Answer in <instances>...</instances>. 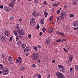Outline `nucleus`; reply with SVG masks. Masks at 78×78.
<instances>
[{"mask_svg": "<svg viewBox=\"0 0 78 78\" xmlns=\"http://www.w3.org/2000/svg\"><path fill=\"white\" fill-rule=\"evenodd\" d=\"M10 41H12V37H11L9 39Z\"/></svg>", "mask_w": 78, "mask_h": 78, "instance_id": "nucleus-44", "label": "nucleus"}, {"mask_svg": "<svg viewBox=\"0 0 78 78\" xmlns=\"http://www.w3.org/2000/svg\"><path fill=\"white\" fill-rule=\"evenodd\" d=\"M3 66L2 64H0V70H3Z\"/></svg>", "mask_w": 78, "mask_h": 78, "instance_id": "nucleus-24", "label": "nucleus"}, {"mask_svg": "<svg viewBox=\"0 0 78 78\" xmlns=\"http://www.w3.org/2000/svg\"><path fill=\"white\" fill-rule=\"evenodd\" d=\"M61 19L60 17L57 18V22H58V21H59V19Z\"/></svg>", "mask_w": 78, "mask_h": 78, "instance_id": "nucleus-51", "label": "nucleus"}, {"mask_svg": "<svg viewBox=\"0 0 78 78\" xmlns=\"http://www.w3.org/2000/svg\"><path fill=\"white\" fill-rule=\"evenodd\" d=\"M53 19V16H51L50 17V18L49 19V21H51V20H52V19Z\"/></svg>", "mask_w": 78, "mask_h": 78, "instance_id": "nucleus-38", "label": "nucleus"}, {"mask_svg": "<svg viewBox=\"0 0 78 78\" xmlns=\"http://www.w3.org/2000/svg\"><path fill=\"white\" fill-rule=\"evenodd\" d=\"M64 7L65 9H66L67 8V5H64Z\"/></svg>", "mask_w": 78, "mask_h": 78, "instance_id": "nucleus-58", "label": "nucleus"}, {"mask_svg": "<svg viewBox=\"0 0 78 78\" xmlns=\"http://www.w3.org/2000/svg\"><path fill=\"white\" fill-rule=\"evenodd\" d=\"M61 16L60 17L61 18L59 19V20H64V18L66 17V13L64 12H62L61 13Z\"/></svg>", "mask_w": 78, "mask_h": 78, "instance_id": "nucleus-3", "label": "nucleus"}, {"mask_svg": "<svg viewBox=\"0 0 78 78\" xmlns=\"http://www.w3.org/2000/svg\"><path fill=\"white\" fill-rule=\"evenodd\" d=\"M32 15H33L34 17H36V15H37V13L35 11L33 12L32 13Z\"/></svg>", "mask_w": 78, "mask_h": 78, "instance_id": "nucleus-20", "label": "nucleus"}, {"mask_svg": "<svg viewBox=\"0 0 78 78\" xmlns=\"http://www.w3.org/2000/svg\"><path fill=\"white\" fill-rule=\"evenodd\" d=\"M61 78H66V77H65V76H63Z\"/></svg>", "mask_w": 78, "mask_h": 78, "instance_id": "nucleus-60", "label": "nucleus"}, {"mask_svg": "<svg viewBox=\"0 0 78 78\" xmlns=\"http://www.w3.org/2000/svg\"><path fill=\"white\" fill-rule=\"evenodd\" d=\"M75 69L76 70H78V65H76L75 66Z\"/></svg>", "mask_w": 78, "mask_h": 78, "instance_id": "nucleus-31", "label": "nucleus"}, {"mask_svg": "<svg viewBox=\"0 0 78 78\" xmlns=\"http://www.w3.org/2000/svg\"><path fill=\"white\" fill-rule=\"evenodd\" d=\"M38 62H39V63H40V62H41V60H38Z\"/></svg>", "mask_w": 78, "mask_h": 78, "instance_id": "nucleus-61", "label": "nucleus"}, {"mask_svg": "<svg viewBox=\"0 0 78 78\" xmlns=\"http://www.w3.org/2000/svg\"><path fill=\"white\" fill-rule=\"evenodd\" d=\"M58 68H61V69H63L64 66L61 65H59L58 66Z\"/></svg>", "mask_w": 78, "mask_h": 78, "instance_id": "nucleus-30", "label": "nucleus"}, {"mask_svg": "<svg viewBox=\"0 0 78 78\" xmlns=\"http://www.w3.org/2000/svg\"><path fill=\"white\" fill-rule=\"evenodd\" d=\"M72 3L73 5H77V3L76 2L75 0H73L72 1Z\"/></svg>", "mask_w": 78, "mask_h": 78, "instance_id": "nucleus-19", "label": "nucleus"}, {"mask_svg": "<svg viewBox=\"0 0 78 78\" xmlns=\"http://www.w3.org/2000/svg\"><path fill=\"white\" fill-rule=\"evenodd\" d=\"M20 69L22 71H24V67L23 66L20 67Z\"/></svg>", "mask_w": 78, "mask_h": 78, "instance_id": "nucleus-28", "label": "nucleus"}, {"mask_svg": "<svg viewBox=\"0 0 78 78\" xmlns=\"http://www.w3.org/2000/svg\"><path fill=\"white\" fill-rule=\"evenodd\" d=\"M44 14L45 16V17H47L48 15V12H44Z\"/></svg>", "mask_w": 78, "mask_h": 78, "instance_id": "nucleus-32", "label": "nucleus"}, {"mask_svg": "<svg viewBox=\"0 0 78 78\" xmlns=\"http://www.w3.org/2000/svg\"><path fill=\"white\" fill-rule=\"evenodd\" d=\"M21 47L23 48H25L26 47V44L25 43H23Z\"/></svg>", "mask_w": 78, "mask_h": 78, "instance_id": "nucleus-18", "label": "nucleus"}, {"mask_svg": "<svg viewBox=\"0 0 78 78\" xmlns=\"http://www.w3.org/2000/svg\"><path fill=\"white\" fill-rule=\"evenodd\" d=\"M33 48L35 50V51H37V47L35 46H33Z\"/></svg>", "mask_w": 78, "mask_h": 78, "instance_id": "nucleus-23", "label": "nucleus"}, {"mask_svg": "<svg viewBox=\"0 0 78 78\" xmlns=\"http://www.w3.org/2000/svg\"><path fill=\"white\" fill-rule=\"evenodd\" d=\"M30 21L31 25L33 26L35 23V19L34 18H32L30 19Z\"/></svg>", "mask_w": 78, "mask_h": 78, "instance_id": "nucleus-4", "label": "nucleus"}, {"mask_svg": "<svg viewBox=\"0 0 78 78\" xmlns=\"http://www.w3.org/2000/svg\"><path fill=\"white\" fill-rule=\"evenodd\" d=\"M41 23L42 24V25H44V19L41 20Z\"/></svg>", "mask_w": 78, "mask_h": 78, "instance_id": "nucleus-29", "label": "nucleus"}, {"mask_svg": "<svg viewBox=\"0 0 78 78\" xmlns=\"http://www.w3.org/2000/svg\"><path fill=\"white\" fill-rule=\"evenodd\" d=\"M73 59V56L72 55H70L69 58V62H71L72 61Z\"/></svg>", "mask_w": 78, "mask_h": 78, "instance_id": "nucleus-15", "label": "nucleus"}, {"mask_svg": "<svg viewBox=\"0 0 78 78\" xmlns=\"http://www.w3.org/2000/svg\"><path fill=\"white\" fill-rule=\"evenodd\" d=\"M22 19H19V21H20V22H21V21H22Z\"/></svg>", "mask_w": 78, "mask_h": 78, "instance_id": "nucleus-62", "label": "nucleus"}, {"mask_svg": "<svg viewBox=\"0 0 78 78\" xmlns=\"http://www.w3.org/2000/svg\"><path fill=\"white\" fill-rule=\"evenodd\" d=\"M22 43V41H20L19 42H17V45L20 46V44H21Z\"/></svg>", "mask_w": 78, "mask_h": 78, "instance_id": "nucleus-26", "label": "nucleus"}, {"mask_svg": "<svg viewBox=\"0 0 78 78\" xmlns=\"http://www.w3.org/2000/svg\"><path fill=\"white\" fill-rule=\"evenodd\" d=\"M26 56H28V53H27L26 54Z\"/></svg>", "mask_w": 78, "mask_h": 78, "instance_id": "nucleus-64", "label": "nucleus"}, {"mask_svg": "<svg viewBox=\"0 0 78 78\" xmlns=\"http://www.w3.org/2000/svg\"><path fill=\"white\" fill-rule=\"evenodd\" d=\"M28 37L29 38H31V35L30 34H29L28 35Z\"/></svg>", "mask_w": 78, "mask_h": 78, "instance_id": "nucleus-42", "label": "nucleus"}, {"mask_svg": "<svg viewBox=\"0 0 78 78\" xmlns=\"http://www.w3.org/2000/svg\"><path fill=\"white\" fill-rule=\"evenodd\" d=\"M1 39L2 41L5 42V41H6V38L5 37V35H4L1 37Z\"/></svg>", "mask_w": 78, "mask_h": 78, "instance_id": "nucleus-9", "label": "nucleus"}, {"mask_svg": "<svg viewBox=\"0 0 78 78\" xmlns=\"http://www.w3.org/2000/svg\"><path fill=\"white\" fill-rule=\"evenodd\" d=\"M18 58H19V60L21 61V62H22V60L21 59V58L20 57H19Z\"/></svg>", "mask_w": 78, "mask_h": 78, "instance_id": "nucleus-56", "label": "nucleus"}, {"mask_svg": "<svg viewBox=\"0 0 78 78\" xmlns=\"http://www.w3.org/2000/svg\"><path fill=\"white\" fill-rule=\"evenodd\" d=\"M54 6H55V7H57L58 5V4H53Z\"/></svg>", "mask_w": 78, "mask_h": 78, "instance_id": "nucleus-37", "label": "nucleus"}, {"mask_svg": "<svg viewBox=\"0 0 78 78\" xmlns=\"http://www.w3.org/2000/svg\"><path fill=\"white\" fill-rule=\"evenodd\" d=\"M3 6L2 5H1L0 8H1V9H3Z\"/></svg>", "mask_w": 78, "mask_h": 78, "instance_id": "nucleus-47", "label": "nucleus"}, {"mask_svg": "<svg viewBox=\"0 0 78 78\" xmlns=\"http://www.w3.org/2000/svg\"><path fill=\"white\" fill-rule=\"evenodd\" d=\"M18 32V30L16 29H15L14 30L13 33L15 36H17L18 34V33H17Z\"/></svg>", "mask_w": 78, "mask_h": 78, "instance_id": "nucleus-12", "label": "nucleus"}, {"mask_svg": "<svg viewBox=\"0 0 78 78\" xmlns=\"http://www.w3.org/2000/svg\"><path fill=\"white\" fill-rule=\"evenodd\" d=\"M2 74L4 75H6L9 72V69L7 67H5L2 71Z\"/></svg>", "mask_w": 78, "mask_h": 78, "instance_id": "nucleus-2", "label": "nucleus"}, {"mask_svg": "<svg viewBox=\"0 0 78 78\" xmlns=\"http://www.w3.org/2000/svg\"><path fill=\"white\" fill-rule=\"evenodd\" d=\"M38 78H41V74H39L38 76Z\"/></svg>", "mask_w": 78, "mask_h": 78, "instance_id": "nucleus-41", "label": "nucleus"}, {"mask_svg": "<svg viewBox=\"0 0 78 78\" xmlns=\"http://www.w3.org/2000/svg\"><path fill=\"white\" fill-rule=\"evenodd\" d=\"M16 61L17 63H19V60L18 59H16Z\"/></svg>", "mask_w": 78, "mask_h": 78, "instance_id": "nucleus-55", "label": "nucleus"}, {"mask_svg": "<svg viewBox=\"0 0 78 78\" xmlns=\"http://www.w3.org/2000/svg\"><path fill=\"white\" fill-rule=\"evenodd\" d=\"M39 53L34 52L32 55L31 58L33 60H36L39 58Z\"/></svg>", "mask_w": 78, "mask_h": 78, "instance_id": "nucleus-1", "label": "nucleus"}, {"mask_svg": "<svg viewBox=\"0 0 78 78\" xmlns=\"http://www.w3.org/2000/svg\"><path fill=\"white\" fill-rule=\"evenodd\" d=\"M73 26H75V27H77L78 25V22L77 21H75L73 23Z\"/></svg>", "mask_w": 78, "mask_h": 78, "instance_id": "nucleus-14", "label": "nucleus"}, {"mask_svg": "<svg viewBox=\"0 0 78 78\" xmlns=\"http://www.w3.org/2000/svg\"><path fill=\"white\" fill-rule=\"evenodd\" d=\"M69 16L70 17H74V15L73 14H70Z\"/></svg>", "mask_w": 78, "mask_h": 78, "instance_id": "nucleus-36", "label": "nucleus"}, {"mask_svg": "<svg viewBox=\"0 0 78 78\" xmlns=\"http://www.w3.org/2000/svg\"><path fill=\"white\" fill-rule=\"evenodd\" d=\"M19 24H17L16 25V28L18 30H19Z\"/></svg>", "mask_w": 78, "mask_h": 78, "instance_id": "nucleus-27", "label": "nucleus"}, {"mask_svg": "<svg viewBox=\"0 0 78 78\" xmlns=\"http://www.w3.org/2000/svg\"><path fill=\"white\" fill-rule=\"evenodd\" d=\"M61 41V39H58L56 41V42H59L60 41Z\"/></svg>", "mask_w": 78, "mask_h": 78, "instance_id": "nucleus-40", "label": "nucleus"}, {"mask_svg": "<svg viewBox=\"0 0 78 78\" xmlns=\"http://www.w3.org/2000/svg\"><path fill=\"white\" fill-rule=\"evenodd\" d=\"M21 35H19V38L20 39H23V36Z\"/></svg>", "mask_w": 78, "mask_h": 78, "instance_id": "nucleus-33", "label": "nucleus"}, {"mask_svg": "<svg viewBox=\"0 0 78 78\" xmlns=\"http://www.w3.org/2000/svg\"><path fill=\"white\" fill-rule=\"evenodd\" d=\"M52 63H54V62H55V60H53L52 61Z\"/></svg>", "mask_w": 78, "mask_h": 78, "instance_id": "nucleus-59", "label": "nucleus"}, {"mask_svg": "<svg viewBox=\"0 0 78 78\" xmlns=\"http://www.w3.org/2000/svg\"><path fill=\"white\" fill-rule=\"evenodd\" d=\"M10 19L11 20H13L14 19V17L12 16L10 18Z\"/></svg>", "mask_w": 78, "mask_h": 78, "instance_id": "nucleus-43", "label": "nucleus"}, {"mask_svg": "<svg viewBox=\"0 0 78 78\" xmlns=\"http://www.w3.org/2000/svg\"><path fill=\"white\" fill-rule=\"evenodd\" d=\"M8 59H9V61H10L11 60H12V57H11V56H9L8 57Z\"/></svg>", "mask_w": 78, "mask_h": 78, "instance_id": "nucleus-35", "label": "nucleus"}, {"mask_svg": "<svg viewBox=\"0 0 78 78\" xmlns=\"http://www.w3.org/2000/svg\"><path fill=\"white\" fill-rule=\"evenodd\" d=\"M56 34H59V35H61V36H63L64 37H65V36H64V34L58 31H57L56 32Z\"/></svg>", "mask_w": 78, "mask_h": 78, "instance_id": "nucleus-13", "label": "nucleus"}, {"mask_svg": "<svg viewBox=\"0 0 78 78\" xmlns=\"http://www.w3.org/2000/svg\"><path fill=\"white\" fill-rule=\"evenodd\" d=\"M45 43L47 45L49 44V43H50V40L48 38H47L46 39Z\"/></svg>", "mask_w": 78, "mask_h": 78, "instance_id": "nucleus-16", "label": "nucleus"}, {"mask_svg": "<svg viewBox=\"0 0 78 78\" xmlns=\"http://www.w3.org/2000/svg\"><path fill=\"white\" fill-rule=\"evenodd\" d=\"M42 32H40L39 33V36H42Z\"/></svg>", "mask_w": 78, "mask_h": 78, "instance_id": "nucleus-52", "label": "nucleus"}, {"mask_svg": "<svg viewBox=\"0 0 78 78\" xmlns=\"http://www.w3.org/2000/svg\"><path fill=\"white\" fill-rule=\"evenodd\" d=\"M57 76L58 78H61L64 76V75L62 74V73H60L59 74H57Z\"/></svg>", "mask_w": 78, "mask_h": 78, "instance_id": "nucleus-7", "label": "nucleus"}, {"mask_svg": "<svg viewBox=\"0 0 78 78\" xmlns=\"http://www.w3.org/2000/svg\"><path fill=\"white\" fill-rule=\"evenodd\" d=\"M74 30H78V26L76 28H74Z\"/></svg>", "mask_w": 78, "mask_h": 78, "instance_id": "nucleus-49", "label": "nucleus"}, {"mask_svg": "<svg viewBox=\"0 0 78 78\" xmlns=\"http://www.w3.org/2000/svg\"><path fill=\"white\" fill-rule=\"evenodd\" d=\"M39 28H40V27H39V24H37L35 27V29L37 30H39Z\"/></svg>", "mask_w": 78, "mask_h": 78, "instance_id": "nucleus-25", "label": "nucleus"}, {"mask_svg": "<svg viewBox=\"0 0 78 78\" xmlns=\"http://www.w3.org/2000/svg\"><path fill=\"white\" fill-rule=\"evenodd\" d=\"M10 61V64H13V62H12V60H11Z\"/></svg>", "mask_w": 78, "mask_h": 78, "instance_id": "nucleus-50", "label": "nucleus"}, {"mask_svg": "<svg viewBox=\"0 0 78 78\" xmlns=\"http://www.w3.org/2000/svg\"><path fill=\"white\" fill-rule=\"evenodd\" d=\"M57 14H60V11H59V10H58L57 12Z\"/></svg>", "mask_w": 78, "mask_h": 78, "instance_id": "nucleus-48", "label": "nucleus"}, {"mask_svg": "<svg viewBox=\"0 0 78 78\" xmlns=\"http://www.w3.org/2000/svg\"><path fill=\"white\" fill-rule=\"evenodd\" d=\"M4 9L5 11H11V8L8 7H4Z\"/></svg>", "mask_w": 78, "mask_h": 78, "instance_id": "nucleus-10", "label": "nucleus"}, {"mask_svg": "<svg viewBox=\"0 0 78 78\" xmlns=\"http://www.w3.org/2000/svg\"><path fill=\"white\" fill-rule=\"evenodd\" d=\"M63 48V49L64 50V51H65V50H66V48Z\"/></svg>", "mask_w": 78, "mask_h": 78, "instance_id": "nucleus-63", "label": "nucleus"}, {"mask_svg": "<svg viewBox=\"0 0 78 78\" xmlns=\"http://www.w3.org/2000/svg\"><path fill=\"white\" fill-rule=\"evenodd\" d=\"M32 67H36V65H35V64L32 65Z\"/></svg>", "mask_w": 78, "mask_h": 78, "instance_id": "nucleus-46", "label": "nucleus"}, {"mask_svg": "<svg viewBox=\"0 0 78 78\" xmlns=\"http://www.w3.org/2000/svg\"><path fill=\"white\" fill-rule=\"evenodd\" d=\"M16 0H12L11 3L9 4L10 6H12L13 8L14 7L13 5L16 4Z\"/></svg>", "mask_w": 78, "mask_h": 78, "instance_id": "nucleus-6", "label": "nucleus"}, {"mask_svg": "<svg viewBox=\"0 0 78 78\" xmlns=\"http://www.w3.org/2000/svg\"><path fill=\"white\" fill-rule=\"evenodd\" d=\"M45 30H46V29L45 28L42 29V31H43V33H45Z\"/></svg>", "mask_w": 78, "mask_h": 78, "instance_id": "nucleus-39", "label": "nucleus"}, {"mask_svg": "<svg viewBox=\"0 0 78 78\" xmlns=\"http://www.w3.org/2000/svg\"><path fill=\"white\" fill-rule=\"evenodd\" d=\"M44 5H46V4H47V2L45 1H44Z\"/></svg>", "mask_w": 78, "mask_h": 78, "instance_id": "nucleus-53", "label": "nucleus"}, {"mask_svg": "<svg viewBox=\"0 0 78 78\" xmlns=\"http://www.w3.org/2000/svg\"><path fill=\"white\" fill-rule=\"evenodd\" d=\"M30 51V48L28 47H26L25 49H24V52L27 53L29 52Z\"/></svg>", "mask_w": 78, "mask_h": 78, "instance_id": "nucleus-8", "label": "nucleus"}, {"mask_svg": "<svg viewBox=\"0 0 78 78\" xmlns=\"http://www.w3.org/2000/svg\"><path fill=\"white\" fill-rule=\"evenodd\" d=\"M67 39H64L62 40L61 42H63L64 41H66Z\"/></svg>", "mask_w": 78, "mask_h": 78, "instance_id": "nucleus-45", "label": "nucleus"}, {"mask_svg": "<svg viewBox=\"0 0 78 78\" xmlns=\"http://www.w3.org/2000/svg\"><path fill=\"white\" fill-rule=\"evenodd\" d=\"M66 70V69L64 68V67H63V68L62 69V72H65V70Z\"/></svg>", "mask_w": 78, "mask_h": 78, "instance_id": "nucleus-34", "label": "nucleus"}, {"mask_svg": "<svg viewBox=\"0 0 78 78\" xmlns=\"http://www.w3.org/2000/svg\"><path fill=\"white\" fill-rule=\"evenodd\" d=\"M18 34L20 35H23V34H24L23 30L21 28L19 29V30H18Z\"/></svg>", "mask_w": 78, "mask_h": 78, "instance_id": "nucleus-5", "label": "nucleus"}, {"mask_svg": "<svg viewBox=\"0 0 78 78\" xmlns=\"http://www.w3.org/2000/svg\"><path fill=\"white\" fill-rule=\"evenodd\" d=\"M48 32L49 33H51L53 31V28H50L49 29L48 31Z\"/></svg>", "mask_w": 78, "mask_h": 78, "instance_id": "nucleus-17", "label": "nucleus"}, {"mask_svg": "<svg viewBox=\"0 0 78 78\" xmlns=\"http://www.w3.org/2000/svg\"><path fill=\"white\" fill-rule=\"evenodd\" d=\"M5 56L4 55L2 54V57L3 58H5Z\"/></svg>", "mask_w": 78, "mask_h": 78, "instance_id": "nucleus-57", "label": "nucleus"}, {"mask_svg": "<svg viewBox=\"0 0 78 78\" xmlns=\"http://www.w3.org/2000/svg\"><path fill=\"white\" fill-rule=\"evenodd\" d=\"M19 40V36L17 35L16 36V41H18Z\"/></svg>", "mask_w": 78, "mask_h": 78, "instance_id": "nucleus-22", "label": "nucleus"}, {"mask_svg": "<svg viewBox=\"0 0 78 78\" xmlns=\"http://www.w3.org/2000/svg\"><path fill=\"white\" fill-rule=\"evenodd\" d=\"M37 47H38L39 48H41V46L40 45H38Z\"/></svg>", "mask_w": 78, "mask_h": 78, "instance_id": "nucleus-54", "label": "nucleus"}, {"mask_svg": "<svg viewBox=\"0 0 78 78\" xmlns=\"http://www.w3.org/2000/svg\"><path fill=\"white\" fill-rule=\"evenodd\" d=\"M4 34L6 36H9V32L6 30H5Z\"/></svg>", "mask_w": 78, "mask_h": 78, "instance_id": "nucleus-11", "label": "nucleus"}, {"mask_svg": "<svg viewBox=\"0 0 78 78\" xmlns=\"http://www.w3.org/2000/svg\"><path fill=\"white\" fill-rule=\"evenodd\" d=\"M39 1H40V0H34V3L36 4L38 3L39 2Z\"/></svg>", "mask_w": 78, "mask_h": 78, "instance_id": "nucleus-21", "label": "nucleus"}]
</instances>
